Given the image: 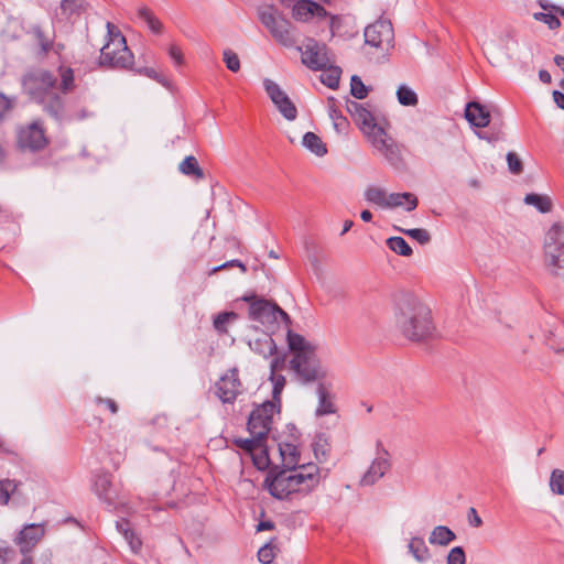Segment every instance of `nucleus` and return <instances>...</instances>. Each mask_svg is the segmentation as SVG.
Instances as JSON below:
<instances>
[{"instance_id": "nucleus-40", "label": "nucleus", "mask_w": 564, "mask_h": 564, "mask_svg": "<svg viewBox=\"0 0 564 564\" xmlns=\"http://www.w3.org/2000/svg\"><path fill=\"white\" fill-rule=\"evenodd\" d=\"M84 7V0H62L59 10L61 15L68 18L72 14L79 13Z\"/></svg>"}, {"instance_id": "nucleus-53", "label": "nucleus", "mask_w": 564, "mask_h": 564, "mask_svg": "<svg viewBox=\"0 0 564 564\" xmlns=\"http://www.w3.org/2000/svg\"><path fill=\"white\" fill-rule=\"evenodd\" d=\"M14 104V98L7 97L4 94L0 93V120L13 108Z\"/></svg>"}, {"instance_id": "nucleus-30", "label": "nucleus", "mask_w": 564, "mask_h": 564, "mask_svg": "<svg viewBox=\"0 0 564 564\" xmlns=\"http://www.w3.org/2000/svg\"><path fill=\"white\" fill-rule=\"evenodd\" d=\"M138 17L145 22L150 31L154 34H161L163 32L162 22L154 15V13L149 8H140L138 10Z\"/></svg>"}, {"instance_id": "nucleus-54", "label": "nucleus", "mask_w": 564, "mask_h": 564, "mask_svg": "<svg viewBox=\"0 0 564 564\" xmlns=\"http://www.w3.org/2000/svg\"><path fill=\"white\" fill-rule=\"evenodd\" d=\"M138 73L143 74L144 76L152 78V79L156 80L158 83L166 86V79L162 75H160L154 68L143 67V68L138 69Z\"/></svg>"}, {"instance_id": "nucleus-61", "label": "nucleus", "mask_w": 564, "mask_h": 564, "mask_svg": "<svg viewBox=\"0 0 564 564\" xmlns=\"http://www.w3.org/2000/svg\"><path fill=\"white\" fill-rule=\"evenodd\" d=\"M553 99L558 108L564 109V94L563 93H561L558 90H554Z\"/></svg>"}, {"instance_id": "nucleus-62", "label": "nucleus", "mask_w": 564, "mask_h": 564, "mask_svg": "<svg viewBox=\"0 0 564 564\" xmlns=\"http://www.w3.org/2000/svg\"><path fill=\"white\" fill-rule=\"evenodd\" d=\"M274 529V523L270 520H267V521H261L258 525H257V531L258 532H261V531H267V530H273Z\"/></svg>"}, {"instance_id": "nucleus-56", "label": "nucleus", "mask_w": 564, "mask_h": 564, "mask_svg": "<svg viewBox=\"0 0 564 564\" xmlns=\"http://www.w3.org/2000/svg\"><path fill=\"white\" fill-rule=\"evenodd\" d=\"M95 402L97 404H105L112 414L118 412V405L113 399L96 397Z\"/></svg>"}, {"instance_id": "nucleus-27", "label": "nucleus", "mask_w": 564, "mask_h": 564, "mask_svg": "<svg viewBox=\"0 0 564 564\" xmlns=\"http://www.w3.org/2000/svg\"><path fill=\"white\" fill-rule=\"evenodd\" d=\"M364 196L368 203L381 208H386L388 193L384 188L379 186H368L364 193Z\"/></svg>"}, {"instance_id": "nucleus-20", "label": "nucleus", "mask_w": 564, "mask_h": 564, "mask_svg": "<svg viewBox=\"0 0 564 564\" xmlns=\"http://www.w3.org/2000/svg\"><path fill=\"white\" fill-rule=\"evenodd\" d=\"M467 121L477 128H484L490 122V113L478 102H469L465 110Z\"/></svg>"}, {"instance_id": "nucleus-36", "label": "nucleus", "mask_w": 564, "mask_h": 564, "mask_svg": "<svg viewBox=\"0 0 564 564\" xmlns=\"http://www.w3.org/2000/svg\"><path fill=\"white\" fill-rule=\"evenodd\" d=\"M398 101L402 106H415L417 104V96L410 87L401 85L397 90Z\"/></svg>"}, {"instance_id": "nucleus-22", "label": "nucleus", "mask_w": 564, "mask_h": 564, "mask_svg": "<svg viewBox=\"0 0 564 564\" xmlns=\"http://www.w3.org/2000/svg\"><path fill=\"white\" fill-rule=\"evenodd\" d=\"M93 489L101 501L111 505L113 497L111 495V477L109 474L101 473L96 475Z\"/></svg>"}, {"instance_id": "nucleus-31", "label": "nucleus", "mask_w": 564, "mask_h": 564, "mask_svg": "<svg viewBox=\"0 0 564 564\" xmlns=\"http://www.w3.org/2000/svg\"><path fill=\"white\" fill-rule=\"evenodd\" d=\"M321 80L327 87L335 89L339 85L341 70L339 67L332 66L330 64L324 69Z\"/></svg>"}, {"instance_id": "nucleus-58", "label": "nucleus", "mask_w": 564, "mask_h": 564, "mask_svg": "<svg viewBox=\"0 0 564 564\" xmlns=\"http://www.w3.org/2000/svg\"><path fill=\"white\" fill-rule=\"evenodd\" d=\"M284 357H274L270 362V373H276L278 370H281L284 367Z\"/></svg>"}, {"instance_id": "nucleus-51", "label": "nucleus", "mask_w": 564, "mask_h": 564, "mask_svg": "<svg viewBox=\"0 0 564 564\" xmlns=\"http://www.w3.org/2000/svg\"><path fill=\"white\" fill-rule=\"evenodd\" d=\"M275 554L273 551V547L271 544H264L259 551H258V560L262 564H270L274 560Z\"/></svg>"}, {"instance_id": "nucleus-7", "label": "nucleus", "mask_w": 564, "mask_h": 564, "mask_svg": "<svg viewBox=\"0 0 564 564\" xmlns=\"http://www.w3.org/2000/svg\"><path fill=\"white\" fill-rule=\"evenodd\" d=\"M242 300L249 303V317L252 321L265 325L276 322L280 317L289 322V315L274 303L256 295H245Z\"/></svg>"}, {"instance_id": "nucleus-41", "label": "nucleus", "mask_w": 564, "mask_h": 564, "mask_svg": "<svg viewBox=\"0 0 564 564\" xmlns=\"http://www.w3.org/2000/svg\"><path fill=\"white\" fill-rule=\"evenodd\" d=\"M32 33L41 48V53L46 55L52 48V39L46 36L40 26H33Z\"/></svg>"}, {"instance_id": "nucleus-2", "label": "nucleus", "mask_w": 564, "mask_h": 564, "mask_svg": "<svg viewBox=\"0 0 564 564\" xmlns=\"http://www.w3.org/2000/svg\"><path fill=\"white\" fill-rule=\"evenodd\" d=\"M321 480L319 468L315 464L271 470L264 479V487L279 500L291 499L295 494L311 492Z\"/></svg>"}, {"instance_id": "nucleus-60", "label": "nucleus", "mask_w": 564, "mask_h": 564, "mask_svg": "<svg viewBox=\"0 0 564 564\" xmlns=\"http://www.w3.org/2000/svg\"><path fill=\"white\" fill-rule=\"evenodd\" d=\"M362 105L357 102V101H347V110L348 112L350 113L351 117H355L357 112L360 111V109H362Z\"/></svg>"}, {"instance_id": "nucleus-12", "label": "nucleus", "mask_w": 564, "mask_h": 564, "mask_svg": "<svg viewBox=\"0 0 564 564\" xmlns=\"http://www.w3.org/2000/svg\"><path fill=\"white\" fill-rule=\"evenodd\" d=\"M300 51L302 63L312 70L325 69L332 62L327 46L314 39H308Z\"/></svg>"}, {"instance_id": "nucleus-14", "label": "nucleus", "mask_w": 564, "mask_h": 564, "mask_svg": "<svg viewBox=\"0 0 564 564\" xmlns=\"http://www.w3.org/2000/svg\"><path fill=\"white\" fill-rule=\"evenodd\" d=\"M376 447H377V456L372 460V463L369 466V468L367 469V471L361 477V479H360L361 486H372L379 479H381L390 468L388 451L383 447V445L380 441L377 442Z\"/></svg>"}, {"instance_id": "nucleus-59", "label": "nucleus", "mask_w": 564, "mask_h": 564, "mask_svg": "<svg viewBox=\"0 0 564 564\" xmlns=\"http://www.w3.org/2000/svg\"><path fill=\"white\" fill-rule=\"evenodd\" d=\"M234 265H237L239 268H241V270L245 272L246 271V267L242 262H240L239 260H230V261H227L225 263H223L221 265H218V267H215L212 272H217L219 270H223L225 268H229V267H234Z\"/></svg>"}, {"instance_id": "nucleus-35", "label": "nucleus", "mask_w": 564, "mask_h": 564, "mask_svg": "<svg viewBox=\"0 0 564 564\" xmlns=\"http://www.w3.org/2000/svg\"><path fill=\"white\" fill-rule=\"evenodd\" d=\"M280 452L283 457L285 468H293V466H300L297 448L294 445L285 444L284 447H280Z\"/></svg>"}, {"instance_id": "nucleus-33", "label": "nucleus", "mask_w": 564, "mask_h": 564, "mask_svg": "<svg viewBox=\"0 0 564 564\" xmlns=\"http://www.w3.org/2000/svg\"><path fill=\"white\" fill-rule=\"evenodd\" d=\"M180 171L185 175H195L199 178L204 176L203 170L199 167L197 160L193 156H186L178 166Z\"/></svg>"}, {"instance_id": "nucleus-1", "label": "nucleus", "mask_w": 564, "mask_h": 564, "mask_svg": "<svg viewBox=\"0 0 564 564\" xmlns=\"http://www.w3.org/2000/svg\"><path fill=\"white\" fill-rule=\"evenodd\" d=\"M61 79L57 88V76L46 69H34L22 76L23 93L42 107V110L57 122L84 121L94 117V111L83 106L78 109H66L64 98L75 88L74 70L70 67L59 66Z\"/></svg>"}, {"instance_id": "nucleus-4", "label": "nucleus", "mask_w": 564, "mask_h": 564, "mask_svg": "<svg viewBox=\"0 0 564 564\" xmlns=\"http://www.w3.org/2000/svg\"><path fill=\"white\" fill-rule=\"evenodd\" d=\"M397 325L411 340H422L431 335V311L416 296L402 294L397 303Z\"/></svg>"}, {"instance_id": "nucleus-64", "label": "nucleus", "mask_w": 564, "mask_h": 564, "mask_svg": "<svg viewBox=\"0 0 564 564\" xmlns=\"http://www.w3.org/2000/svg\"><path fill=\"white\" fill-rule=\"evenodd\" d=\"M539 78L544 84H550L552 82L551 74L545 69H541L539 72Z\"/></svg>"}, {"instance_id": "nucleus-25", "label": "nucleus", "mask_w": 564, "mask_h": 564, "mask_svg": "<svg viewBox=\"0 0 564 564\" xmlns=\"http://www.w3.org/2000/svg\"><path fill=\"white\" fill-rule=\"evenodd\" d=\"M456 539V534L445 525L435 527L430 536L429 542L433 545L446 546Z\"/></svg>"}, {"instance_id": "nucleus-42", "label": "nucleus", "mask_w": 564, "mask_h": 564, "mask_svg": "<svg viewBox=\"0 0 564 564\" xmlns=\"http://www.w3.org/2000/svg\"><path fill=\"white\" fill-rule=\"evenodd\" d=\"M397 230L403 232L404 235L411 237L412 239L416 240L421 245H426L431 241V234L423 228H413V229H401L395 228Z\"/></svg>"}, {"instance_id": "nucleus-29", "label": "nucleus", "mask_w": 564, "mask_h": 564, "mask_svg": "<svg viewBox=\"0 0 564 564\" xmlns=\"http://www.w3.org/2000/svg\"><path fill=\"white\" fill-rule=\"evenodd\" d=\"M523 202L535 207L540 213H549L552 209V202L549 196L535 193L527 194Z\"/></svg>"}, {"instance_id": "nucleus-34", "label": "nucleus", "mask_w": 564, "mask_h": 564, "mask_svg": "<svg viewBox=\"0 0 564 564\" xmlns=\"http://www.w3.org/2000/svg\"><path fill=\"white\" fill-rule=\"evenodd\" d=\"M328 113L329 118L333 121V127L337 133H345L348 129V121L347 119L341 115V112L334 106L330 105L328 107Z\"/></svg>"}, {"instance_id": "nucleus-11", "label": "nucleus", "mask_w": 564, "mask_h": 564, "mask_svg": "<svg viewBox=\"0 0 564 564\" xmlns=\"http://www.w3.org/2000/svg\"><path fill=\"white\" fill-rule=\"evenodd\" d=\"M280 405L275 402L265 401L257 406L249 415L248 430L251 435L258 438H265L271 430L273 415L279 412Z\"/></svg>"}, {"instance_id": "nucleus-45", "label": "nucleus", "mask_w": 564, "mask_h": 564, "mask_svg": "<svg viewBox=\"0 0 564 564\" xmlns=\"http://www.w3.org/2000/svg\"><path fill=\"white\" fill-rule=\"evenodd\" d=\"M350 93L357 99H364L368 95V88L357 75H354L350 79Z\"/></svg>"}, {"instance_id": "nucleus-32", "label": "nucleus", "mask_w": 564, "mask_h": 564, "mask_svg": "<svg viewBox=\"0 0 564 564\" xmlns=\"http://www.w3.org/2000/svg\"><path fill=\"white\" fill-rule=\"evenodd\" d=\"M387 246L390 248V250L403 257H410L413 253V250L409 243L399 236L389 238L387 240Z\"/></svg>"}, {"instance_id": "nucleus-3", "label": "nucleus", "mask_w": 564, "mask_h": 564, "mask_svg": "<svg viewBox=\"0 0 564 564\" xmlns=\"http://www.w3.org/2000/svg\"><path fill=\"white\" fill-rule=\"evenodd\" d=\"M288 347L292 352L289 369L302 384L321 382L328 377V370L317 356L316 346L300 334L288 330Z\"/></svg>"}, {"instance_id": "nucleus-55", "label": "nucleus", "mask_w": 564, "mask_h": 564, "mask_svg": "<svg viewBox=\"0 0 564 564\" xmlns=\"http://www.w3.org/2000/svg\"><path fill=\"white\" fill-rule=\"evenodd\" d=\"M167 53L175 65L181 66L184 63L183 52L176 44H171Z\"/></svg>"}, {"instance_id": "nucleus-48", "label": "nucleus", "mask_w": 564, "mask_h": 564, "mask_svg": "<svg viewBox=\"0 0 564 564\" xmlns=\"http://www.w3.org/2000/svg\"><path fill=\"white\" fill-rule=\"evenodd\" d=\"M533 18L536 20V21H541L545 24H547V26L551 29V30H556L561 26V21L558 20V18L553 14L552 12L550 13H545V12H536L533 14Z\"/></svg>"}, {"instance_id": "nucleus-49", "label": "nucleus", "mask_w": 564, "mask_h": 564, "mask_svg": "<svg viewBox=\"0 0 564 564\" xmlns=\"http://www.w3.org/2000/svg\"><path fill=\"white\" fill-rule=\"evenodd\" d=\"M263 440L264 438H258L257 435H252L251 438H238V440L235 441V443L240 448H242V449H245L247 452H252L256 448L261 446V443H262Z\"/></svg>"}, {"instance_id": "nucleus-6", "label": "nucleus", "mask_w": 564, "mask_h": 564, "mask_svg": "<svg viewBox=\"0 0 564 564\" xmlns=\"http://www.w3.org/2000/svg\"><path fill=\"white\" fill-rule=\"evenodd\" d=\"M544 263L551 274L564 280V226L553 224L544 236Z\"/></svg>"}, {"instance_id": "nucleus-8", "label": "nucleus", "mask_w": 564, "mask_h": 564, "mask_svg": "<svg viewBox=\"0 0 564 564\" xmlns=\"http://www.w3.org/2000/svg\"><path fill=\"white\" fill-rule=\"evenodd\" d=\"M261 23L270 31L272 36L285 46H292L294 40L290 32V22L285 20L273 7L259 10Z\"/></svg>"}, {"instance_id": "nucleus-10", "label": "nucleus", "mask_w": 564, "mask_h": 564, "mask_svg": "<svg viewBox=\"0 0 564 564\" xmlns=\"http://www.w3.org/2000/svg\"><path fill=\"white\" fill-rule=\"evenodd\" d=\"M43 122L34 120L17 129V143L22 151L37 152L47 145Z\"/></svg>"}, {"instance_id": "nucleus-43", "label": "nucleus", "mask_w": 564, "mask_h": 564, "mask_svg": "<svg viewBox=\"0 0 564 564\" xmlns=\"http://www.w3.org/2000/svg\"><path fill=\"white\" fill-rule=\"evenodd\" d=\"M270 380L273 383V390H272V398L273 400L271 402H275L278 405H280V395L283 391V388L285 386V377L283 375L279 373H270Z\"/></svg>"}, {"instance_id": "nucleus-39", "label": "nucleus", "mask_w": 564, "mask_h": 564, "mask_svg": "<svg viewBox=\"0 0 564 564\" xmlns=\"http://www.w3.org/2000/svg\"><path fill=\"white\" fill-rule=\"evenodd\" d=\"M550 488L553 494L564 496V470H552L550 476Z\"/></svg>"}, {"instance_id": "nucleus-23", "label": "nucleus", "mask_w": 564, "mask_h": 564, "mask_svg": "<svg viewBox=\"0 0 564 564\" xmlns=\"http://www.w3.org/2000/svg\"><path fill=\"white\" fill-rule=\"evenodd\" d=\"M249 347L252 351L262 356L263 358H269L276 354V344L268 334H263L262 336L250 340Z\"/></svg>"}, {"instance_id": "nucleus-38", "label": "nucleus", "mask_w": 564, "mask_h": 564, "mask_svg": "<svg viewBox=\"0 0 564 564\" xmlns=\"http://www.w3.org/2000/svg\"><path fill=\"white\" fill-rule=\"evenodd\" d=\"M238 318V314L235 312H223L219 313L214 318V327L218 333H227V325L236 321Z\"/></svg>"}, {"instance_id": "nucleus-5", "label": "nucleus", "mask_w": 564, "mask_h": 564, "mask_svg": "<svg viewBox=\"0 0 564 564\" xmlns=\"http://www.w3.org/2000/svg\"><path fill=\"white\" fill-rule=\"evenodd\" d=\"M106 26L108 41L100 50V66L131 69L134 56L127 46L126 37L112 23L107 22Z\"/></svg>"}, {"instance_id": "nucleus-21", "label": "nucleus", "mask_w": 564, "mask_h": 564, "mask_svg": "<svg viewBox=\"0 0 564 564\" xmlns=\"http://www.w3.org/2000/svg\"><path fill=\"white\" fill-rule=\"evenodd\" d=\"M417 197L412 193H391L388 194L384 209L404 207L406 212H412L417 207Z\"/></svg>"}, {"instance_id": "nucleus-24", "label": "nucleus", "mask_w": 564, "mask_h": 564, "mask_svg": "<svg viewBox=\"0 0 564 564\" xmlns=\"http://www.w3.org/2000/svg\"><path fill=\"white\" fill-rule=\"evenodd\" d=\"M352 119L359 126V128L368 139L375 135L377 133V130L382 129L376 123L372 113L365 107H362V109H360V111L357 112L356 116L352 117Z\"/></svg>"}, {"instance_id": "nucleus-26", "label": "nucleus", "mask_w": 564, "mask_h": 564, "mask_svg": "<svg viewBox=\"0 0 564 564\" xmlns=\"http://www.w3.org/2000/svg\"><path fill=\"white\" fill-rule=\"evenodd\" d=\"M302 144L308 151H311L312 153H314L317 156H324L327 153L326 144L314 132H306L303 135Z\"/></svg>"}, {"instance_id": "nucleus-13", "label": "nucleus", "mask_w": 564, "mask_h": 564, "mask_svg": "<svg viewBox=\"0 0 564 564\" xmlns=\"http://www.w3.org/2000/svg\"><path fill=\"white\" fill-rule=\"evenodd\" d=\"M263 87L269 98L288 121H294L297 117V108L286 93L273 80L265 78Z\"/></svg>"}, {"instance_id": "nucleus-47", "label": "nucleus", "mask_w": 564, "mask_h": 564, "mask_svg": "<svg viewBox=\"0 0 564 564\" xmlns=\"http://www.w3.org/2000/svg\"><path fill=\"white\" fill-rule=\"evenodd\" d=\"M224 62L226 67L232 72L237 73L240 69V59L239 56L231 50L227 48L223 52Z\"/></svg>"}, {"instance_id": "nucleus-46", "label": "nucleus", "mask_w": 564, "mask_h": 564, "mask_svg": "<svg viewBox=\"0 0 564 564\" xmlns=\"http://www.w3.org/2000/svg\"><path fill=\"white\" fill-rule=\"evenodd\" d=\"M17 489V484L13 480H0V505H7L11 494Z\"/></svg>"}, {"instance_id": "nucleus-37", "label": "nucleus", "mask_w": 564, "mask_h": 564, "mask_svg": "<svg viewBox=\"0 0 564 564\" xmlns=\"http://www.w3.org/2000/svg\"><path fill=\"white\" fill-rule=\"evenodd\" d=\"M506 160H507L508 171L512 175L522 174V172L524 170V164H523L522 159L520 158V155L517 152H514V151L508 152L506 155Z\"/></svg>"}, {"instance_id": "nucleus-28", "label": "nucleus", "mask_w": 564, "mask_h": 564, "mask_svg": "<svg viewBox=\"0 0 564 564\" xmlns=\"http://www.w3.org/2000/svg\"><path fill=\"white\" fill-rule=\"evenodd\" d=\"M409 551L420 563L430 558V550L422 538H412L409 543Z\"/></svg>"}, {"instance_id": "nucleus-63", "label": "nucleus", "mask_w": 564, "mask_h": 564, "mask_svg": "<svg viewBox=\"0 0 564 564\" xmlns=\"http://www.w3.org/2000/svg\"><path fill=\"white\" fill-rule=\"evenodd\" d=\"M116 528L123 535L124 529H131V525H130L129 521L122 519V520L116 522Z\"/></svg>"}, {"instance_id": "nucleus-18", "label": "nucleus", "mask_w": 564, "mask_h": 564, "mask_svg": "<svg viewBox=\"0 0 564 564\" xmlns=\"http://www.w3.org/2000/svg\"><path fill=\"white\" fill-rule=\"evenodd\" d=\"M44 532L42 524H26L17 536L15 543L19 545L20 551L23 554H26L39 543L43 538Z\"/></svg>"}, {"instance_id": "nucleus-52", "label": "nucleus", "mask_w": 564, "mask_h": 564, "mask_svg": "<svg viewBox=\"0 0 564 564\" xmlns=\"http://www.w3.org/2000/svg\"><path fill=\"white\" fill-rule=\"evenodd\" d=\"M124 540L128 542L130 549L137 553L141 547V540L135 535L132 529H124Z\"/></svg>"}, {"instance_id": "nucleus-17", "label": "nucleus", "mask_w": 564, "mask_h": 564, "mask_svg": "<svg viewBox=\"0 0 564 564\" xmlns=\"http://www.w3.org/2000/svg\"><path fill=\"white\" fill-rule=\"evenodd\" d=\"M333 386L325 380L321 381L316 386L317 406L315 409L316 416H324L334 414L337 411L335 404V394L333 393Z\"/></svg>"}, {"instance_id": "nucleus-44", "label": "nucleus", "mask_w": 564, "mask_h": 564, "mask_svg": "<svg viewBox=\"0 0 564 564\" xmlns=\"http://www.w3.org/2000/svg\"><path fill=\"white\" fill-rule=\"evenodd\" d=\"M313 451L318 462H325L328 452V443L326 437L323 435H317L313 443Z\"/></svg>"}, {"instance_id": "nucleus-9", "label": "nucleus", "mask_w": 564, "mask_h": 564, "mask_svg": "<svg viewBox=\"0 0 564 564\" xmlns=\"http://www.w3.org/2000/svg\"><path fill=\"white\" fill-rule=\"evenodd\" d=\"M365 44L388 53L394 46V32L390 21L378 20L369 24L364 32Z\"/></svg>"}, {"instance_id": "nucleus-16", "label": "nucleus", "mask_w": 564, "mask_h": 564, "mask_svg": "<svg viewBox=\"0 0 564 564\" xmlns=\"http://www.w3.org/2000/svg\"><path fill=\"white\" fill-rule=\"evenodd\" d=\"M369 141L391 165L398 166L401 163V150L399 145L387 135L383 128L381 130H377V133L372 135Z\"/></svg>"}, {"instance_id": "nucleus-50", "label": "nucleus", "mask_w": 564, "mask_h": 564, "mask_svg": "<svg viewBox=\"0 0 564 564\" xmlns=\"http://www.w3.org/2000/svg\"><path fill=\"white\" fill-rule=\"evenodd\" d=\"M447 564H465L466 555L462 546L453 547L447 555Z\"/></svg>"}, {"instance_id": "nucleus-15", "label": "nucleus", "mask_w": 564, "mask_h": 564, "mask_svg": "<svg viewBox=\"0 0 564 564\" xmlns=\"http://www.w3.org/2000/svg\"><path fill=\"white\" fill-rule=\"evenodd\" d=\"M241 386L238 370L232 368L216 382V394L223 403H234L241 393Z\"/></svg>"}, {"instance_id": "nucleus-57", "label": "nucleus", "mask_w": 564, "mask_h": 564, "mask_svg": "<svg viewBox=\"0 0 564 564\" xmlns=\"http://www.w3.org/2000/svg\"><path fill=\"white\" fill-rule=\"evenodd\" d=\"M467 520H468V523L475 528L480 527L482 523L481 518L478 516L476 509L473 507L469 508V510L467 512Z\"/></svg>"}, {"instance_id": "nucleus-19", "label": "nucleus", "mask_w": 564, "mask_h": 564, "mask_svg": "<svg viewBox=\"0 0 564 564\" xmlns=\"http://www.w3.org/2000/svg\"><path fill=\"white\" fill-rule=\"evenodd\" d=\"M327 14L325 8L313 0H299L292 8L293 18L301 22H307L313 17L324 19Z\"/></svg>"}]
</instances>
